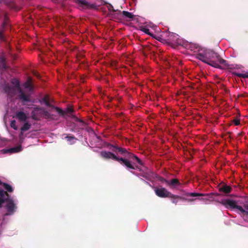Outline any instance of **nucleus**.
I'll return each instance as SVG.
<instances>
[{"instance_id":"18","label":"nucleus","mask_w":248,"mask_h":248,"mask_svg":"<svg viewBox=\"0 0 248 248\" xmlns=\"http://www.w3.org/2000/svg\"><path fill=\"white\" fill-rule=\"evenodd\" d=\"M169 37L168 40L170 42H175L178 39L177 35L173 33H169Z\"/></svg>"},{"instance_id":"3","label":"nucleus","mask_w":248,"mask_h":248,"mask_svg":"<svg viewBox=\"0 0 248 248\" xmlns=\"http://www.w3.org/2000/svg\"><path fill=\"white\" fill-rule=\"evenodd\" d=\"M5 202H7L6 207L8 212L6 215L13 214L16 209L14 201L10 198V195L7 191H5L0 188V208L2 207V204Z\"/></svg>"},{"instance_id":"7","label":"nucleus","mask_w":248,"mask_h":248,"mask_svg":"<svg viewBox=\"0 0 248 248\" xmlns=\"http://www.w3.org/2000/svg\"><path fill=\"white\" fill-rule=\"evenodd\" d=\"M155 194L160 198H168L172 196V193L164 187L156 188L155 189Z\"/></svg>"},{"instance_id":"28","label":"nucleus","mask_w":248,"mask_h":248,"mask_svg":"<svg viewBox=\"0 0 248 248\" xmlns=\"http://www.w3.org/2000/svg\"><path fill=\"white\" fill-rule=\"evenodd\" d=\"M232 122L234 123L235 125H239L240 124V120L239 119L236 118L232 121Z\"/></svg>"},{"instance_id":"38","label":"nucleus","mask_w":248,"mask_h":248,"mask_svg":"<svg viewBox=\"0 0 248 248\" xmlns=\"http://www.w3.org/2000/svg\"><path fill=\"white\" fill-rule=\"evenodd\" d=\"M3 184V183H2V182L1 181V180H0V185H2Z\"/></svg>"},{"instance_id":"1","label":"nucleus","mask_w":248,"mask_h":248,"mask_svg":"<svg viewBox=\"0 0 248 248\" xmlns=\"http://www.w3.org/2000/svg\"><path fill=\"white\" fill-rule=\"evenodd\" d=\"M107 147L112 152L101 151L100 155L102 158L116 161L127 169L135 170L137 166L132 161L134 160L139 164L142 165V161L138 156L128 152L126 149L119 147L116 144H108Z\"/></svg>"},{"instance_id":"8","label":"nucleus","mask_w":248,"mask_h":248,"mask_svg":"<svg viewBox=\"0 0 248 248\" xmlns=\"http://www.w3.org/2000/svg\"><path fill=\"white\" fill-rule=\"evenodd\" d=\"M43 101L45 103V104L48 107H51L55 109V110L58 112V113L61 116H64L65 115V112L63 111L62 109L60 108L55 107L54 106L51 105L49 102V98L48 95H46L43 98Z\"/></svg>"},{"instance_id":"26","label":"nucleus","mask_w":248,"mask_h":248,"mask_svg":"<svg viewBox=\"0 0 248 248\" xmlns=\"http://www.w3.org/2000/svg\"><path fill=\"white\" fill-rule=\"evenodd\" d=\"M10 126L15 130L17 129V127L16 125V122L15 120H12L10 124Z\"/></svg>"},{"instance_id":"35","label":"nucleus","mask_w":248,"mask_h":248,"mask_svg":"<svg viewBox=\"0 0 248 248\" xmlns=\"http://www.w3.org/2000/svg\"><path fill=\"white\" fill-rule=\"evenodd\" d=\"M244 208H245L246 209H247V210H248V204H245V205H244Z\"/></svg>"},{"instance_id":"32","label":"nucleus","mask_w":248,"mask_h":248,"mask_svg":"<svg viewBox=\"0 0 248 248\" xmlns=\"http://www.w3.org/2000/svg\"><path fill=\"white\" fill-rule=\"evenodd\" d=\"M23 132L24 131H21V132H20V133L19 134V140H20V141L21 142L23 141Z\"/></svg>"},{"instance_id":"25","label":"nucleus","mask_w":248,"mask_h":248,"mask_svg":"<svg viewBox=\"0 0 248 248\" xmlns=\"http://www.w3.org/2000/svg\"><path fill=\"white\" fill-rule=\"evenodd\" d=\"M0 62L1 63L2 68L5 69L6 68V66L5 64V60L3 57H0Z\"/></svg>"},{"instance_id":"29","label":"nucleus","mask_w":248,"mask_h":248,"mask_svg":"<svg viewBox=\"0 0 248 248\" xmlns=\"http://www.w3.org/2000/svg\"><path fill=\"white\" fill-rule=\"evenodd\" d=\"M65 138L67 139V140L68 141H71L73 140L76 139V138L74 136H69V135H67L65 137Z\"/></svg>"},{"instance_id":"10","label":"nucleus","mask_w":248,"mask_h":248,"mask_svg":"<svg viewBox=\"0 0 248 248\" xmlns=\"http://www.w3.org/2000/svg\"><path fill=\"white\" fill-rule=\"evenodd\" d=\"M221 203L224 205L227 208L231 209H235L237 205L236 201L230 199L223 200L221 202Z\"/></svg>"},{"instance_id":"13","label":"nucleus","mask_w":248,"mask_h":248,"mask_svg":"<svg viewBox=\"0 0 248 248\" xmlns=\"http://www.w3.org/2000/svg\"><path fill=\"white\" fill-rule=\"evenodd\" d=\"M16 117L21 122H25L27 119L26 114L22 111H18L16 113Z\"/></svg>"},{"instance_id":"37","label":"nucleus","mask_w":248,"mask_h":248,"mask_svg":"<svg viewBox=\"0 0 248 248\" xmlns=\"http://www.w3.org/2000/svg\"><path fill=\"white\" fill-rule=\"evenodd\" d=\"M225 93H228V92H229V90H227V89H225Z\"/></svg>"},{"instance_id":"36","label":"nucleus","mask_w":248,"mask_h":248,"mask_svg":"<svg viewBox=\"0 0 248 248\" xmlns=\"http://www.w3.org/2000/svg\"><path fill=\"white\" fill-rule=\"evenodd\" d=\"M165 180H167L166 179H164V178H162L161 180V181L162 182H165Z\"/></svg>"},{"instance_id":"19","label":"nucleus","mask_w":248,"mask_h":248,"mask_svg":"<svg viewBox=\"0 0 248 248\" xmlns=\"http://www.w3.org/2000/svg\"><path fill=\"white\" fill-rule=\"evenodd\" d=\"M168 198H170L171 199L172 202L175 204H177L178 202V200L181 199V197L172 194V196H169Z\"/></svg>"},{"instance_id":"16","label":"nucleus","mask_w":248,"mask_h":248,"mask_svg":"<svg viewBox=\"0 0 248 248\" xmlns=\"http://www.w3.org/2000/svg\"><path fill=\"white\" fill-rule=\"evenodd\" d=\"M24 87L25 89H28L30 92H32L33 90V87L30 79L24 83Z\"/></svg>"},{"instance_id":"31","label":"nucleus","mask_w":248,"mask_h":248,"mask_svg":"<svg viewBox=\"0 0 248 248\" xmlns=\"http://www.w3.org/2000/svg\"><path fill=\"white\" fill-rule=\"evenodd\" d=\"M152 49V46H144V51H149Z\"/></svg>"},{"instance_id":"9","label":"nucleus","mask_w":248,"mask_h":248,"mask_svg":"<svg viewBox=\"0 0 248 248\" xmlns=\"http://www.w3.org/2000/svg\"><path fill=\"white\" fill-rule=\"evenodd\" d=\"M4 91L5 93L7 94L8 96L13 97L16 95V92H17V89L7 84L4 87Z\"/></svg>"},{"instance_id":"12","label":"nucleus","mask_w":248,"mask_h":248,"mask_svg":"<svg viewBox=\"0 0 248 248\" xmlns=\"http://www.w3.org/2000/svg\"><path fill=\"white\" fill-rule=\"evenodd\" d=\"M165 183L170 187H176L181 185L179 180L176 178L172 179L170 181L165 180Z\"/></svg>"},{"instance_id":"34","label":"nucleus","mask_w":248,"mask_h":248,"mask_svg":"<svg viewBox=\"0 0 248 248\" xmlns=\"http://www.w3.org/2000/svg\"><path fill=\"white\" fill-rule=\"evenodd\" d=\"M73 112V109L72 108H68L66 109V113H71Z\"/></svg>"},{"instance_id":"27","label":"nucleus","mask_w":248,"mask_h":248,"mask_svg":"<svg viewBox=\"0 0 248 248\" xmlns=\"http://www.w3.org/2000/svg\"><path fill=\"white\" fill-rule=\"evenodd\" d=\"M72 118L75 120L76 121V122H79V123H81L82 124H84V122L83 120L78 118L77 116H76L75 115H73L72 116Z\"/></svg>"},{"instance_id":"15","label":"nucleus","mask_w":248,"mask_h":248,"mask_svg":"<svg viewBox=\"0 0 248 248\" xmlns=\"http://www.w3.org/2000/svg\"><path fill=\"white\" fill-rule=\"evenodd\" d=\"M22 149V146L21 145H19L16 147L10 148L8 150V151L11 153H18L21 151Z\"/></svg>"},{"instance_id":"11","label":"nucleus","mask_w":248,"mask_h":248,"mask_svg":"<svg viewBox=\"0 0 248 248\" xmlns=\"http://www.w3.org/2000/svg\"><path fill=\"white\" fill-rule=\"evenodd\" d=\"M77 2L84 8L94 9L96 7L95 4L90 3L86 0H77Z\"/></svg>"},{"instance_id":"24","label":"nucleus","mask_w":248,"mask_h":248,"mask_svg":"<svg viewBox=\"0 0 248 248\" xmlns=\"http://www.w3.org/2000/svg\"><path fill=\"white\" fill-rule=\"evenodd\" d=\"M235 209L239 210L243 214L248 215V211H247L245 210H244L243 208V207L240 205H237Z\"/></svg>"},{"instance_id":"6","label":"nucleus","mask_w":248,"mask_h":248,"mask_svg":"<svg viewBox=\"0 0 248 248\" xmlns=\"http://www.w3.org/2000/svg\"><path fill=\"white\" fill-rule=\"evenodd\" d=\"M187 196H191V197H198V196H204L206 197V198L205 199H203V200H208L209 199H212L213 198L214 196H218L220 195V194H218L217 193H196V192H192V193H188L186 194Z\"/></svg>"},{"instance_id":"33","label":"nucleus","mask_w":248,"mask_h":248,"mask_svg":"<svg viewBox=\"0 0 248 248\" xmlns=\"http://www.w3.org/2000/svg\"><path fill=\"white\" fill-rule=\"evenodd\" d=\"M143 31L146 34H148L149 35L152 36V34H151V33L150 32V30L149 29L145 28V29H144V30Z\"/></svg>"},{"instance_id":"4","label":"nucleus","mask_w":248,"mask_h":248,"mask_svg":"<svg viewBox=\"0 0 248 248\" xmlns=\"http://www.w3.org/2000/svg\"><path fill=\"white\" fill-rule=\"evenodd\" d=\"M39 115H43L45 118H51V115L47 110L43 108L35 107L31 112V117L33 120H38L40 119Z\"/></svg>"},{"instance_id":"23","label":"nucleus","mask_w":248,"mask_h":248,"mask_svg":"<svg viewBox=\"0 0 248 248\" xmlns=\"http://www.w3.org/2000/svg\"><path fill=\"white\" fill-rule=\"evenodd\" d=\"M233 75L236 76L237 77H240V78H248V73H245V74H241V73H238L236 72L233 73Z\"/></svg>"},{"instance_id":"2","label":"nucleus","mask_w":248,"mask_h":248,"mask_svg":"<svg viewBox=\"0 0 248 248\" xmlns=\"http://www.w3.org/2000/svg\"><path fill=\"white\" fill-rule=\"evenodd\" d=\"M196 58L203 62L213 67L221 68L219 64L226 66V61L222 59L219 55L212 50L206 49L197 54Z\"/></svg>"},{"instance_id":"22","label":"nucleus","mask_w":248,"mask_h":248,"mask_svg":"<svg viewBox=\"0 0 248 248\" xmlns=\"http://www.w3.org/2000/svg\"><path fill=\"white\" fill-rule=\"evenodd\" d=\"M31 127V124H29L28 122L25 123L23 126L21 128V131H26L30 129Z\"/></svg>"},{"instance_id":"20","label":"nucleus","mask_w":248,"mask_h":248,"mask_svg":"<svg viewBox=\"0 0 248 248\" xmlns=\"http://www.w3.org/2000/svg\"><path fill=\"white\" fill-rule=\"evenodd\" d=\"M122 14L125 17L129 19H133L134 17V16L131 13L125 11H123Z\"/></svg>"},{"instance_id":"17","label":"nucleus","mask_w":248,"mask_h":248,"mask_svg":"<svg viewBox=\"0 0 248 248\" xmlns=\"http://www.w3.org/2000/svg\"><path fill=\"white\" fill-rule=\"evenodd\" d=\"M11 83L12 84V86L13 87H14L15 88H16V89H17V91H19V90L21 89L20 86V83H19V81L16 79V78H13L11 80Z\"/></svg>"},{"instance_id":"30","label":"nucleus","mask_w":248,"mask_h":248,"mask_svg":"<svg viewBox=\"0 0 248 248\" xmlns=\"http://www.w3.org/2000/svg\"><path fill=\"white\" fill-rule=\"evenodd\" d=\"M108 11L110 12H115V10L114 9L113 6L110 4H109V5L108 6Z\"/></svg>"},{"instance_id":"5","label":"nucleus","mask_w":248,"mask_h":248,"mask_svg":"<svg viewBox=\"0 0 248 248\" xmlns=\"http://www.w3.org/2000/svg\"><path fill=\"white\" fill-rule=\"evenodd\" d=\"M17 92L18 93V98L23 104L31 102V93H25L22 89L18 91Z\"/></svg>"},{"instance_id":"14","label":"nucleus","mask_w":248,"mask_h":248,"mask_svg":"<svg viewBox=\"0 0 248 248\" xmlns=\"http://www.w3.org/2000/svg\"><path fill=\"white\" fill-rule=\"evenodd\" d=\"M232 188L229 186L223 185L219 188V191L224 194H229L232 191Z\"/></svg>"},{"instance_id":"21","label":"nucleus","mask_w":248,"mask_h":248,"mask_svg":"<svg viewBox=\"0 0 248 248\" xmlns=\"http://www.w3.org/2000/svg\"><path fill=\"white\" fill-rule=\"evenodd\" d=\"M2 185L3 186L5 189L7 190V191L9 192H12L13 191L14 189L12 186L10 185L5 183H3Z\"/></svg>"}]
</instances>
